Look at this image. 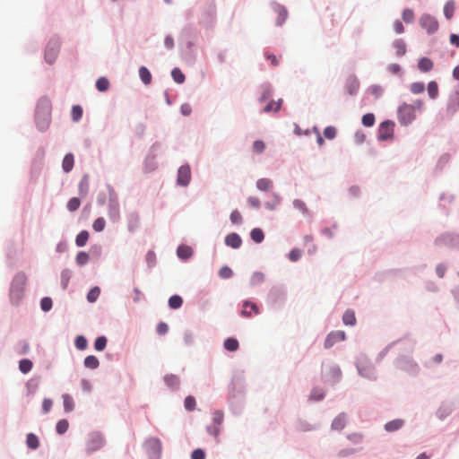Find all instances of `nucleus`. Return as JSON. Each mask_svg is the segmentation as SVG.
<instances>
[{"label": "nucleus", "mask_w": 459, "mask_h": 459, "mask_svg": "<svg viewBox=\"0 0 459 459\" xmlns=\"http://www.w3.org/2000/svg\"><path fill=\"white\" fill-rule=\"evenodd\" d=\"M423 101L417 100L413 104L403 102L397 110L398 121L401 125L408 126L416 118V111H420L423 108Z\"/></svg>", "instance_id": "obj_1"}, {"label": "nucleus", "mask_w": 459, "mask_h": 459, "mask_svg": "<svg viewBox=\"0 0 459 459\" xmlns=\"http://www.w3.org/2000/svg\"><path fill=\"white\" fill-rule=\"evenodd\" d=\"M26 281V276L23 273H19L15 276L11 290H10V296L11 299L17 304L19 300L21 299L23 292V287L25 285Z\"/></svg>", "instance_id": "obj_2"}, {"label": "nucleus", "mask_w": 459, "mask_h": 459, "mask_svg": "<svg viewBox=\"0 0 459 459\" xmlns=\"http://www.w3.org/2000/svg\"><path fill=\"white\" fill-rule=\"evenodd\" d=\"M394 129V123L391 120L384 121L380 124L378 128V139L386 141L393 138Z\"/></svg>", "instance_id": "obj_3"}, {"label": "nucleus", "mask_w": 459, "mask_h": 459, "mask_svg": "<svg viewBox=\"0 0 459 459\" xmlns=\"http://www.w3.org/2000/svg\"><path fill=\"white\" fill-rule=\"evenodd\" d=\"M420 24L429 34L436 32L438 29L437 21L429 14L422 15L420 19Z\"/></svg>", "instance_id": "obj_4"}, {"label": "nucleus", "mask_w": 459, "mask_h": 459, "mask_svg": "<svg viewBox=\"0 0 459 459\" xmlns=\"http://www.w3.org/2000/svg\"><path fill=\"white\" fill-rule=\"evenodd\" d=\"M104 445V438L99 433H92L90 435L88 442H87V451L89 453H93L99 449H100Z\"/></svg>", "instance_id": "obj_5"}, {"label": "nucleus", "mask_w": 459, "mask_h": 459, "mask_svg": "<svg viewBox=\"0 0 459 459\" xmlns=\"http://www.w3.org/2000/svg\"><path fill=\"white\" fill-rule=\"evenodd\" d=\"M437 245H446L451 248L459 250V236L454 234H445L437 239Z\"/></svg>", "instance_id": "obj_6"}, {"label": "nucleus", "mask_w": 459, "mask_h": 459, "mask_svg": "<svg viewBox=\"0 0 459 459\" xmlns=\"http://www.w3.org/2000/svg\"><path fill=\"white\" fill-rule=\"evenodd\" d=\"M345 340V333L343 331L331 332L325 338V347L326 349L333 347L335 343Z\"/></svg>", "instance_id": "obj_7"}, {"label": "nucleus", "mask_w": 459, "mask_h": 459, "mask_svg": "<svg viewBox=\"0 0 459 459\" xmlns=\"http://www.w3.org/2000/svg\"><path fill=\"white\" fill-rule=\"evenodd\" d=\"M191 178V170L188 165H183L178 169L177 182L182 186L189 184Z\"/></svg>", "instance_id": "obj_8"}, {"label": "nucleus", "mask_w": 459, "mask_h": 459, "mask_svg": "<svg viewBox=\"0 0 459 459\" xmlns=\"http://www.w3.org/2000/svg\"><path fill=\"white\" fill-rule=\"evenodd\" d=\"M59 52V44L57 42H49L46 52L45 59L48 64H53Z\"/></svg>", "instance_id": "obj_9"}, {"label": "nucleus", "mask_w": 459, "mask_h": 459, "mask_svg": "<svg viewBox=\"0 0 459 459\" xmlns=\"http://www.w3.org/2000/svg\"><path fill=\"white\" fill-rule=\"evenodd\" d=\"M458 110H459V87L450 96L449 101L447 104V112L449 114L454 115Z\"/></svg>", "instance_id": "obj_10"}, {"label": "nucleus", "mask_w": 459, "mask_h": 459, "mask_svg": "<svg viewBox=\"0 0 459 459\" xmlns=\"http://www.w3.org/2000/svg\"><path fill=\"white\" fill-rule=\"evenodd\" d=\"M273 11L277 15L276 24L278 26L282 25L288 17V12H287L286 8L282 5L276 4L273 7Z\"/></svg>", "instance_id": "obj_11"}, {"label": "nucleus", "mask_w": 459, "mask_h": 459, "mask_svg": "<svg viewBox=\"0 0 459 459\" xmlns=\"http://www.w3.org/2000/svg\"><path fill=\"white\" fill-rule=\"evenodd\" d=\"M252 312L258 315V307L253 302L245 301L243 304V309L241 310V315L246 317H250L252 316Z\"/></svg>", "instance_id": "obj_12"}, {"label": "nucleus", "mask_w": 459, "mask_h": 459, "mask_svg": "<svg viewBox=\"0 0 459 459\" xmlns=\"http://www.w3.org/2000/svg\"><path fill=\"white\" fill-rule=\"evenodd\" d=\"M227 246L232 248H238L241 246V238L237 233H230L225 238Z\"/></svg>", "instance_id": "obj_13"}, {"label": "nucleus", "mask_w": 459, "mask_h": 459, "mask_svg": "<svg viewBox=\"0 0 459 459\" xmlns=\"http://www.w3.org/2000/svg\"><path fill=\"white\" fill-rule=\"evenodd\" d=\"M347 423V418L344 413H340L332 422V429L334 430H342Z\"/></svg>", "instance_id": "obj_14"}, {"label": "nucleus", "mask_w": 459, "mask_h": 459, "mask_svg": "<svg viewBox=\"0 0 459 459\" xmlns=\"http://www.w3.org/2000/svg\"><path fill=\"white\" fill-rule=\"evenodd\" d=\"M433 66L434 63L429 57H421L418 62V68L423 73L431 71Z\"/></svg>", "instance_id": "obj_15"}, {"label": "nucleus", "mask_w": 459, "mask_h": 459, "mask_svg": "<svg viewBox=\"0 0 459 459\" xmlns=\"http://www.w3.org/2000/svg\"><path fill=\"white\" fill-rule=\"evenodd\" d=\"M177 254L179 258L186 260L193 255V249L186 245H181L178 247Z\"/></svg>", "instance_id": "obj_16"}, {"label": "nucleus", "mask_w": 459, "mask_h": 459, "mask_svg": "<svg viewBox=\"0 0 459 459\" xmlns=\"http://www.w3.org/2000/svg\"><path fill=\"white\" fill-rule=\"evenodd\" d=\"M74 165V155L72 153L66 154L62 162L63 170L65 173H68L73 169Z\"/></svg>", "instance_id": "obj_17"}, {"label": "nucleus", "mask_w": 459, "mask_h": 459, "mask_svg": "<svg viewBox=\"0 0 459 459\" xmlns=\"http://www.w3.org/2000/svg\"><path fill=\"white\" fill-rule=\"evenodd\" d=\"M404 421L401 419H396L387 422L385 425V429L388 432H393L400 429L403 426Z\"/></svg>", "instance_id": "obj_18"}, {"label": "nucleus", "mask_w": 459, "mask_h": 459, "mask_svg": "<svg viewBox=\"0 0 459 459\" xmlns=\"http://www.w3.org/2000/svg\"><path fill=\"white\" fill-rule=\"evenodd\" d=\"M427 91H428L429 97L431 100H436L437 98L438 92H439L437 82L436 81L429 82L427 86Z\"/></svg>", "instance_id": "obj_19"}, {"label": "nucleus", "mask_w": 459, "mask_h": 459, "mask_svg": "<svg viewBox=\"0 0 459 459\" xmlns=\"http://www.w3.org/2000/svg\"><path fill=\"white\" fill-rule=\"evenodd\" d=\"M89 177L84 175L79 183V193L82 196H86L89 193Z\"/></svg>", "instance_id": "obj_20"}, {"label": "nucleus", "mask_w": 459, "mask_h": 459, "mask_svg": "<svg viewBox=\"0 0 459 459\" xmlns=\"http://www.w3.org/2000/svg\"><path fill=\"white\" fill-rule=\"evenodd\" d=\"M359 87V82L357 80V78L351 77L348 80L346 88H347V91L350 95H354L358 91Z\"/></svg>", "instance_id": "obj_21"}, {"label": "nucleus", "mask_w": 459, "mask_h": 459, "mask_svg": "<svg viewBox=\"0 0 459 459\" xmlns=\"http://www.w3.org/2000/svg\"><path fill=\"white\" fill-rule=\"evenodd\" d=\"M256 187L261 191H269L273 188V181L269 178H260L256 181Z\"/></svg>", "instance_id": "obj_22"}, {"label": "nucleus", "mask_w": 459, "mask_h": 459, "mask_svg": "<svg viewBox=\"0 0 459 459\" xmlns=\"http://www.w3.org/2000/svg\"><path fill=\"white\" fill-rule=\"evenodd\" d=\"M343 324L346 325L353 326L356 324L355 314L352 310H347L342 316Z\"/></svg>", "instance_id": "obj_23"}, {"label": "nucleus", "mask_w": 459, "mask_h": 459, "mask_svg": "<svg viewBox=\"0 0 459 459\" xmlns=\"http://www.w3.org/2000/svg\"><path fill=\"white\" fill-rule=\"evenodd\" d=\"M164 381L172 389H177L179 385V378L172 374L165 376Z\"/></svg>", "instance_id": "obj_24"}, {"label": "nucleus", "mask_w": 459, "mask_h": 459, "mask_svg": "<svg viewBox=\"0 0 459 459\" xmlns=\"http://www.w3.org/2000/svg\"><path fill=\"white\" fill-rule=\"evenodd\" d=\"M282 100H279L277 101L272 100L264 108V112L269 113L271 111L277 112L280 110L281 107Z\"/></svg>", "instance_id": "obj_25"}, {"label": "nucleus", "mask_w": 459, "mask_h": 459, "mask_svg": "<svg viewBox=\"0 0 459 459\" xmlns=\"http://www.w3.org/2000/svg\"><path fill=\"white\" fill-rule=\"evenodd\" d=\"M100 361L97 357L93 355L87 356L84 359V366L91 369H95L99 367Z\"/></svg>", "instance_id": "obj_26"}, {"label": "nucleus", "mask_w": 459, "mask_h": 459, "mask_svg": "<svg viewBox=\"0 0 459 459\" xmlns=\"http://www.w3.org/2000/svg\"><path fill=\"white\" fill-rule=\"evenodd\" d=\"M63 403L65 412H70L74 408V402L70 394H63Z\"/></svg>", "instance_id": "obj_27"}, {"label": "nucleus", "mask_w": 459, "mask_h": 459, "mask_svg": "<svg viewBox=\"0 0 459 459\" xmlns=\"http://www.w3.org/2000/svg\"><path fill=\"white\" fill-rule=\"evenodd\" d=\"M139 76L141 78V80L143 81V82L144 84H150L151 82H152V74L150 73V71L144 67V66H142L140 67L139 69Z\"/></svg>", "instance_id": "obj_28"}, {"label": "nucleus", "mask_w": 459, "mask_h": 459, "mask_svg": "<svg viewBox=\"0 0 459 459\" xmlns=\"http://www.w3.org/2000/svg\"><path fill=\"white\" fill-rule=\"evenodd\" d=\"M397 56H403L406 52V45L403 39H396L393 44Z\"/></svg>", "instance_id": "obj_29"}, {"label": "nucleus", "mask_w": 459, "mask_h": 459, "mask_svg": "<svg viewBox=\"0 0 459 459\" xmlns=\"http://www.w3.org/2000/svg\"><path fill=\"white\" fill-rule=\"evenodd\" d=\"M183 304V299L178 295H173L169 299V306L172 309L179 308Z\"/></svg>", "instance_id": "obj_30"}, {"label": "nucleus", "mask_w": 459, "mask_h": 459, "mask_svg": "<svg viewBox=\"0 0 459 459\" xmlns=\"http://www.w3.org/2000/svg\"><path fill=\"white\" fill-rule=\"evenodd\" d=\"M32 366V362L28 359H23L19 362V369L23 374L29 373L31 370Z\"/></svg>", "instance_id": "obj_31"}, {"label": "nucleus", "mask_w": 459, "mask_h": 459, "mask_svg": "<svg viewBox=\"0 0 459 459\" xmlns=\"http://www.w3.org/2000/svg\"><path fill=\"white\" fill-rule=\"evenodd\" d=\"M238 342L235 338H228L224 342V348L229 351H235L238 349Z\"/></svg>", "instance_id": "obj_32"}, {"label": "nucleus", "mask_w": 459, "mask_h": 459, "mask_svg": "<svg viewBox=\"0 0 459 459\" xmlns=\"http://www.w3.org/2000/svg\"><path fill=\"white\" fill-rule=\"evenodd\" d=\"M26 443L27 446L31 449H37L39 446L38 437L32 433L27 435Z\"/></svg>", "instance_id": "obj_33"}, {"label": "nucleus", "mask_w": 459, "mask_h": 459, "mask_svg": "<svg viewBox=\"0 0 459 459\" xmlns=\"http://www.w3.org/2000/svg\"><path fill=\"white\" fill-rule=\"evenodd\" d=\"M89 239V232L87 230L81 231L75 239V243L78 247H84Z\"/></svg>", "instance_id": "obj_34"}, {"label": "nucleus", "mask_w": 459, "mask_h": 459, "mask_svg": "<svg viewBox=\"0 0 459 459\" xmlns=\"http://www.w3.org/2000/svg\"><path fill=\"white\" fill-rule=\"evenodd\" d=\"M37 124H38V126L41 129V130H44L46 129L48 126V124H49V114H46L44 116V117L41 118L40 115H39V112L38 111L37 112Z\"/></svg>", "instance_id": "obj_35"}, {"label": "nucleus", "mask_w": 459, "mask_h": 459, "mask_svg": "<svg viewBox=\"0 0 459 459\" xmlns=\"http://www.w3.org/2000/svg\"><path fill=\"white\" fill-rule=\"evenodd\" d=\"M455 2L448 1L444 6V14L446 19L450 20L454 16L455 13Z\"/></svg>", "instance_id": "obj_36"}, {"label": "nucleus", "mask_w": 459, "mask_h": 459, "mask_svg": "<svg viewBox=\"0 0 459 459\" xmlns=\"http://www.w3.org/2000/svg\"><path fill=\"white\" fill-rule=\"evenodd\" d=\"M171 76L177 83H183L185 82V74L179 68H174L171 72Z\"/></svg>", "instance_id": "obj_37"}, {"label": "nucleus", "mask_w": 459, "mask_h": 459, "mask_svg": "<svg viewBox=\"0 0 459 459\" xmlns=\"http://www.w3.org/2000/svg\"><path fill=\"white\" fill-rule=\"evenodd\" d=\"M251 238L256 242L261 243L264 238V234L261 229L255 228L251 231Z\"/></svg>", "instance_id": "obj_38"}, {"label": "nucleus", "mask_w": 459, "mask_h": 459, "mask_svg": "<svg viewBox=\"0 0 459 459\" xmlns=\"http://www.w3.org/2000/svg\"><path fill=\"white\" fill-rule=\"evenodd\" d=\"M100 294V289L99 287H93L90 290L87 294V300L91 303L95 302Z\"/></svg>", "instance_id": "obj_39"}, {"label": "nucleus", "mask_w": 459, "mask_h": 459, "mask_svg": "<svg viewBox=\"0 0 459 459\" xmlns=\"http://www.w3.org/2000/svg\"><path fill=\"white\" fill-rule=\"evenodd\" d=\"M82 108L79 105H75L72 108V119L74 122H78L82 117Z\"/></svg>", "instance_id": "obj_40"}, {"label": "nucleus", "mask_w": 459, "mask_h": 459, "mask_svg": "<svg viewBox=\"0 0 459 459\" xmlns=\"http://www.w3.org/2000/svg\"><path fill=\"white\" fill-rule=\"evenodd\" d=\"M425 90V85L421 82H415L410 85V91L413 94L422 93Z\"/></svg>", "instance_id": "obj_41"}, {"label": "nucleus", "mask_w": 459, "mask_h": 459, "mask_svg": "<svg viewBox=\"0 0 459 459\" xmlns=\"http://www.w3.org/2000/svg\"><path fill=\"white\" fill-rule=\"evenodd\" d=\"M96 88L100 91H106L109 88V82L105 77H100L96 82Z\"/></svg>", "instance_id": "obj_42"}, {"label": "nucleus", "mask_w": 459, "mask_h": 459, "mask_svg": "<svg viewBox=\"0 0 459 459\" xmlns=\"http://www.w3.org/2000/svg\"><path fill=\"white\" fill-rule=\"evenodd\" d=\"M107 346V338L100 336L95 340L94 348L96 351H102Z\"/></svg>", "instance_id": "obj_43"}, {"label": "nucleus", "mask_w": 459, "mask_h": 459, "mask_svg": "<svg viewBox=\"0 0 459 459\" xmlns=\"http://www.w3.org/2000/svg\"><path fill=\"white\" fill-rule=\"evenodd\" d=\"M80 205H81L80 199L77 197H73L67 203V209L70 212H75L79 209Z\"/></svg>", "instance_id": "obj_44"}, {"label": "nucleus", "mask_w": 459, "mask_h": 459, "mask_svg": "<svg viewBox=\"0 0 459 459\" xmlns=\"http://www.w3.org/2000/svg\"><path fill=\"white\" fill-rule=\"evenodd\" d=\"M69 423L66 420H60L56 426V432L60 435L65 433L68 429Z\"/></svg>", "instance_id": "obj_45"}, {"label": "nucleus", "mask_w": 459, "mask_h": 459, "mask_svg": "<svg viewBox=\"0 0 459 459\" xmlns=\"http://www.w3.org/2000/svg\"><path fill=\"white\" fill-rule=\"evenodd\" d=\"M109 216L113 220H117L119 217V207L117 202H113L109 204Z\"/></svg>", "instance_id": "obj_46"}, {"label": "nucleus", "mask_w": 459, "mask_h": 459, "mask_svg": "<svg viewBox=\"0 0 459 459\" xmlns=\"http://www.w3.org/2000/svg\"><path fill=\"white\" fill-rule=\"evenodd\" d=\"M106 221L104 218L100 217L93 221L92 228L96 232H100L104 230Z\"/></svg>", "instance_id": "obj_47"}, {"label": "nucleus", "mask_w": 459, "mask_h": 459, "mask_svg": "<svg viewBox=\"0 0 459 459\" xmlns=\"http://www.w3.org/2000/svg\"><path fill=\"white\" fill-rule=\"evenodd\" d=\"M337 134V130L334 126H327L324 130V136L328 140H333Z\"/></svg>", "instance_id": "obj_48"}, {"label": "nucleus", "mask_w": 459, "mask_h": 459, "mask_svg": "<svg viewBox=\"0 0 459 459\" xmlns=\"http://www.w3.org/2000/svg\"><path fill=\"white\" fill-rule=\"evenodd\" d=\"M184 405H185V408L187 410V411H194L195 408V405H196V402H195V399L194 396H186L185 401H184Z\"/></svg>", "instance_id": "obj_49"}, {"label": "nucleus", "mask_w": 459, "mask_h": 459, "mask_svg": "<svg viewBox=\"0 0 459 459\" xmlns=\"http://www.w3.org/2000/svg\"><path fill=\"white\" fill-rule=\"evenodd\" d=\"M362 124L365 126H372L375 124V116L372 113L365 114L362 117Z\"/></svg>", "instance_id": "obj_50"}, {"label": "nucleus", "mask_w": 459, "mask_h": 459, "mask_svg": "<svg viewBox=\"0 0 459 459\" xmlns=\"http://www.w3.org/2000/svg\"><path fill=\"white\" fill-rule=\"evenodd\" d=\"M224 420V414L221 411H215L212 414V424L221 426Z\"/></svg>", "instance_id": "obj_51"}, {"label": "nucleus", "mask_w": 459, "mask_h": 459, "mask_svg": "<svg viewBox=\"0 0 459 459\" xmlns=\"http://www.w3.org/2000/svg\"><path fill=\"white\" fill-rule=\"evenodd\" d=\"M88 342L85 337L80 335L75 339V346L78 350L83 351L87 348Z\"/></svg>", "instance_id": "obj_52"}, {"label": "nucleus", "mask_w": 459, "mask_h": 459, "mask_svg": "<svg viewBox=\"0 0 459 459\" xmlns=\"http://www.w3.org/2000/svg\"><path fill=\"white\" fill-rule=\"evenodd\" d=\"M232 275L233 272L229 266H223L219 271V276L222 279H229Z\"/></svg>", "instance_id": "obj_53"}, {"label": "nucleus", "mask_w": 459, "mask_h": 459, "mask_svg": "<svg viewBox=\"0 0 459 459\" xmlns=\"http://www.w3.org/2000/svg\"><path fill=\"white\" fill-rule=\"evenodd\" d=\"M207 431L210 435L218 438L221 433V426L212 423L210 426L207 427Z\"/></svg>", "instance_id": "obj_54"}, {"label": "nucleus", "mask_w": 459, "mask_h": 459, "mask_svg": "<svg viewBox=\"0 0 459 459\" xmlns=\"http://www.w3.org/2000/svg\"><path fill=\"white\" fill-rule=\"evenodd\" d=\"M52 299L50 298H43L40 301L41 309L45 312L49 311L52 307Z\"/></svg>", "instance_id": "obj_55"}, {"label": "nucleus", "mask_w": 459, "mask_h": 459, "mask_svg": "<svg viewBox=\"0 0 459 459\" xmlns=\"http://www.w3.org/2000/svg\"><path fill=\"white\" fill-rule=\"evenodd\" d=\"M89 261V255L85 252H79L76 255V263L79 265H83Z\"/></svg>", "instance_id": "obj_56"}, {"label": "nucleus", "mask_w": 459, "mask_h": 459, "mask_svg": "<svg viewBox=\"0 0 459 459\" xmlns=\"http://www.w3.org/2000/svg\"><path fill=\"white\" fill-rule=\"evenodd\" d=\"M265 149V143L261 141L257 140L253 143V151L255 153H262Z\"/></svg>", "instance_id": "obj_57"}, {"label": "nucleus", "mask_w": 459, "mask_h": 459, "mask_svg": "<svg viewBox=\"0 0 459 459\" xmlns=\"http://www.w3.org/2000/svg\"><path fill=\"white\" fill-rule=\"evenodd\" d=\"M70 278H71V272L68 271V270H65L62 272V274H61V282H62V285H63V288L65 289L68 285V282L70 281Z\"/></svg>", "instance_id": "obj_58"}, {"label": "nucleus", "mask_w": 459, "mask_h": 459, "mask_svg": "<svg viewBox=\"0 0 459 459\" xmlns=\"http://www.w3.org/2000/svg\"><path fill=\"white\" fill-rule=\"evenodd\" d=\"M403 19L405 22H411L414 19V13L412 12V10L411 9H405L403 12Z\"/></svg>", "instance_id": "obj_59"}, {"label": "nucleus", "mask_w": 459, "mask_h": 459, "mask_svg": "<svg viewBox=\"0 0 459 459\" xmlns=\"http://www.w3.org/2000/svg\"><path fill=\"white\" fill-rule=\"evenodd\" d=\"M266 59L270 62L273 66H277L280 63L281 56L277 57L275 55L271 53L265 54Z\"/></svg>", "instance_id": "obj_60"}, {"label": "nucleus", "mask_w": 459, "mask_h": 459, "mask_svg": "<svg viewBox=\"0 0 459 459\" xmlns=\"http://www.w3.org/2000/svg\"><path fill=\"white\" fill-rule=\"evenodd\" d=\"M264 279V275L262 273H255L251 277L252 284H258L262 282Z\"/></svg>", "instance_id": "obj_61"}, {"label": "nucleus", "mask_w": 459, "mask_h": 459, "mask_svg": "<svg viewBox=\"0 0 459 459\" xmlns=\"http://www.w3.org/2000/svg\"><path fill=\"white\" fill-rule=\"evenodd\" d=\"M230 221L234 224H238L242 221V216L238 211L235 210L230 213Z\"/></svg>", "instance_id": "obj_62"}, {"label": "nucleus", "mask_w": 459, "mask_h": 459, "mask_svg": "<svg viewBox=\"0 0 459 459\" xmlns=\"http://www.w3.org/2000/svg\"><path fill=\"white\" fill-rule=\"evenodd\" d=\"M52 405H53V402L52 400L48 399V398H45L43 400V403H42V410H43V412L44 413H48L51 408H52Z\"/></svg>", "instance_id": "obj_63"}, {"label": "nucleus", "mask_w": 459, "mask_h": 459, "mask_svg": "<svg viewBox=\"0 0 459 459\" xmlns=\"http://www.w3.org/2000/svg\"><path fill=\"white\" fill-rule=\"evenodd\" d=\"M192 459H204L205 454L202 449H195L191 455Z\"/></svg>", "instance_id": "obj_64"}]
</instances>
